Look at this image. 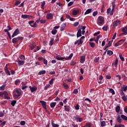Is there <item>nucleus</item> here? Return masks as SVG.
I'll return each instance as SVG.
<instances>
[{
	"mask_svg": "<svg viewBox=\"0 0 127 127\" xmlns=\"http://www.w3.org/2000/svg\"><path fill=\"white\" fill-rule=\"evenodd\" d=\"M21 89L19 88H16L15 90L14 91L13 93V96L14 98L16 99H17L19 97H20L21 96Z\"/></svg>",
	"mask_w": 127,
	"mask_h": 127,
	"instance_id": "1",
	"label": "nucleus"
},
{
	"mask_svg": "<svg viewBox=\"0 0 127 127\" xmlns=\"http://www.w3.org/2000/svg\"><path fill=\"white\" fill-rule=\"evenodd\" d=\"M97 23L98 25H103L105 23V18L102 16H99L98 18Z\"/></svg>",
	"mask_w": 127,
	"mask_h": 127,
	"instance_id": "2",
	"label": "nucleus"
},
{
	"mask_svg": "<svg viewBox=\"0 0 127 127\" xmlns=\"http://www.w3.org/2000/svg\"><path fill=\"white\" fill-rule=\"evenodd\" d=\"M24 39V38L22 37L14 38L12 40V42L13 43V44H16L17 42H18V41H22V40H23Z\"/></svg>",
	"mask_w": 127,
	"mask_h": 127,
	"instance_id": "3",
	"label": "nucleus"
},
{
	"mask_svg": "<svg viewBox=\"0 0 127 127\" xmlns=\"http://www.w3.org/2000/svg\"><path fill=\"white\" fill-rule=\"evenodd\" d=\"M121 23H122V21L120 20H116L114 21L112 24H113V27L112 28H116L117 26H119V25H121Z\"/></svg>",
	"mask_w": 127,
	"mask_h": 127,
	"instance_id": "4",
	"label": "nucleus"
},
{
	"mask_svg": "<svg viewBox=\"0 0 127 127\" xmlns=\"http://www.w3.org/2000/svg\"><path fill=\"white\" fill-rule=\"evenodd\" d=\"M112 10L110 11V15H113L114 14V12L115 11V7H116V2H112Z\"/></svg>",
	"mask_w": 127,
	"mask_h": 127,
	"instance_id": "5",
	"label": "nucleus"
},
{
	"mask_svg": "<svg viewBox=\"0 0 127 127\" xmlns=\"http://www.w3.org/2000/svg\"><path fill=\"white\" fill-rule=\"evenodd\" d=\"M19 33V29L18 28H17L13 32V34L11 36V37L13 38V37L16 36L17 35H18Z\"/></svg>",
	"mask_w": 127,
	"mask_h": 127,
	"instance_id": "6",
	"label": "nucleus"
},
{
	"mask_svg": "<svg viewBox=\"0 0 127 127\" xmlns=\"http://www.w3.org/2000/svg\"><path fill=\"white\" fill-rule=\"evenodd\" d=\"M47 19H53V14L51 13H48L46 15Z\"/></svg>",
	"mask_w": 127,
	"mask_h": 127,
	"instance_id": "7",
	"label": "nucleus"
},
{
	"mask_svg": "<svg viewBox=\"0 0 127 127\" xmlns=\"http://www.w3.org/2000/svg\"><path fill=\"white\" fill-rule=\"evenodd\" d=\"M30 17L32 18V16L28 14H22L21 15V18L24 19H26L27 18H30Z\"/></svg>",
	"mask_w": 127,
	"mask_h": 127,
	"instance_id": "8",
	"label": "nucleus"
},
{
	"mask_svg": "<svg viewBox=\"0 0 127 127\" xmlns=\"http://www.w3.org/2000/svg\"><path fill=\"white\" fill-rule=\"evenodd\" d=\"M40 103L42 104L43 108H44L45 110H47V108L46 107V102L41 100L40 101Z\"/></svg>",
	"mask_w": 127,
	"mask_h": 127,
	"instance_id": "9",
	"label": "nucleus"
},
{
	"mask_svg": "<svg viewBox=\"0 0 127 127\" xmlns=\"http://www.w3.org/2000/svg\"><path fill=\"white\" fill-rule=\"evenodd\" d=\"M3 95L5 99L6 100H10V97H8V93L6 91H3Z\"/></svg>",
	"mask_w": 127,
	"mask_h": 127,
	"instance_id": "10",
	"label": "nucleus"
},
{
	"mask_svg": "<svg viewBox=\"0 0 127 127\" xmlns=\"http://www.w3.org/2000/svg\"><path fill=\"white\" fill-rule=\"evenodd\" d=\"M16 62L18 63V65H19V66L23 65V64H24V62L23 61H20L19 59H17L16 60Z\"/></svg>",
	"mask_w": 127,
	"mask_h": 127,
	"instance_id": "11",
	"label": "nucleus"
},
{
	"mask_svg": "<svg viewBox=\"0 0 127 127\" xmlns=\"http://www.w3.org/2000/svg\"><path fill=\"white\" fill-rule=\"evenodd\" d=\"M116 121L117 123L121 124H122L123 120H122L121 117L120 115H118L117 117Z\"/></svg>",
	"mask_w": 127,
	"mask_h": 127,
	"instance_id": "12",
	"label": "nucleus"
},
{
	"mask_svg": "<svg viewBox=\"0 0 127 127\" xmlns=\"http://www.w3.org/2000/svg\"><path fill=\"white\" fill-rule=\"evenodd\" d=\"M122 41V42H124V41L123 40H120L118 42H117L114 45L115 47H118V46H120V45H122L123 44V43H121Z\"/></svg>",
	"mask_w": 127,
	"mask_h": 127,
	"instance_id": "13",
	"label": "nucleus"
},
{
	"mask_svg": "<svg viewBox=\"0 0 127 127\" xmlns=\"http://www.w3.org/2000/svg\"><path fill=\"white\" fill-rule=\"evenodd\" d=\"M29 89L31 92V93H33V92H35L37 90V87H32L31 86H29Z\"/></svg>",
	"mask_w": 127,
	"mask_h": 127,
	"instance_id": "14",
	"label": "nucleus"
},
{
	"mask_svg": "<svg viewBox=\"0 0 127 127\" xmlns=\"http://www.w3.org/2000/svg\"><path fill=\"white\" fill-rule=\"evenodd\" d=\"M76 36L77 37H81V36H82V31L81 30V29L78 30Z\"/></svg>",
	"mask_w": 127,
	"mask_h": 127,
	"instance_id": "15",
	"label": "nucleus"
},
{
	"mask_svg": "<svg viewBox=\"0 0 127 127\" xmlns=\"http://www.w3.org/2000/svg\"><path fill=\"white\" fill-rule=\"evenodd\" d=\"M66 25L67 24H66V23H63L61 26V31H63V30L65 29V27H66Z\"/></svg>",
	"mask_w": 127,
	"mask_h": 127,
	"instance_id": "16",
	"label": "nucleus"
},
{
	"mask_svg": "<svg viewBox=\"0 0 127 127\" xmlns=\"http://www.w3.org/2000/svg\"><path fill=\"white\" fill-rule=\"evenodd\" d=\"M64 108L65 112H70V110H71V107L69 106L65 105L64 106Z\"/></svg>",
	"mask_w": 127,
	"mask_h": 127,
	"instance_id": "17",
	"label": "nucleus"
},
{
	"mask_svg": "<svg viewBox=\"0 0 127 127\" xmlns=\"http://www.w3.org/2000/svg\"><path fill=\"white\" fill-rule=\"evenodd\" d=\"M56 59L57 60L62 61V60H64V59H65V58L64 57H61L60 56H58V55H56Z\"/></svg>",
	"mask_w": 127,
	"mask_h": 127,
	"instance_id": "18",
	"label": "nucleus"
},
{
	"mask_svg": "<svg viewBox=\"0 0 127 127\" xmlns=\"http://www.w3.org/2000/svg\"><path fill=\"white\" fill-rule=\"evenodd\" d=\"M118 62H119V60L118 59V58H117L114 63L112 64V66H114V65H115L116 68H117Z\"/></svg>",
	"mask_w": 127,
	"mask_h": 127,
	"instance_id": "19",
	"label": "nucleus"
},
{
	"mask_svg": "<svg viewBox=\"0 0 127 127\" xmlns=\"http://www.w3.org/2000/svg\"><path fill=\"white\" fill-rule=\"evenodd\" d=\"M113 41H114V40H112V41H109L108 42V43L106 45V46H107V48H109L111 47L112 46V44L113 43Z\"/></svg>",
	"mask_w": 127,
	"mask_h": 127,
	"instance_id": "20",
	"label": "nucleus"
},
{
	"mask_svg": "<svg viewBox=\"0 0 127 127\" xmlns=\"http://www.w3.org/2000/svg\"><path fill=\"white\" fill-rule=\"evenodd\" d=\"M91 12H92V8L88 9L84 13V15H86V14H89V13H91Z\"/></svg>",
	"mask_w": 127,
	"mask_h": 127,
	"instance_id": "21",
	"label": "nucleus"
},
{
	"mask_svg": "<svg viewBox=\"0 0 127 127\" xmlns=\"http://www.w3.org/2000/svg\"><path fill=\"white\" fill-rule=\"evenodd\" d=\"M85 60H86V58H85V56H82L80 58V63H84L85 62Z\"/></svg>",
	"mask_w": 127,
	"mask_h": 127,
	"instance_id": "22",
	"label": "nucleus"
},
{
	"mask_svg": "<svg viewBox=\"0 0 127 127\" xmlns=\"http://www.w3.org/2000/svg\"><path fill=\"white\" fill-rule=\"evenodd\" d=\"M36 46V45L35 44V43H33L32 44H31L30 46V50H33V49H34V48H35V47Z\"/></svg>",
	"mask_w": 127,
	"mask_h": 127,
	"instance_id": "23",
	"label": "nucleus"
},
{
	"mask_svg": "<svg viewBox=\"0 0 127 127\" xmlns=\"http://www.w3.org/2000/svg\"><path fill=\"white\" fill-rule=\"evenodd\" d=\"M41 3H42L41 5V8H42V9L44 10V5H45L46 3L45 2V1H43V2H41Z\"/></svg>",
	"mask_w": 127,
	"mask_h": 127,
	"instance_id": "24",
	"label": "nucleus"
},
{
	"mask_svg": "<svg viewBox=\"0 0 127 127\" xmlns=\"http://www.w3.org/2000/svg\"><path fill=\"white\" fill-rule=\"evenodd\" d=\"M46 73V70H42L38 72V75H44V74Z\"/></svg>",
	"mask_w": 127,
	"mask_h": 127,
	"instance_id": "25",
	"label": "nucleus"
},
{
	"mask_svg": "<svg viewBox=\"0 0 127 127\" xmlns=\"http://www.w3.org/2000/svg\"><path fill=\"white\" fill-rule=\"evenodd\" d=\"M5 72L6 74H8L9 76H10V72H9V70H8V69L7 68V66H6L5 68Z\"/></svg>",
	"mask_w": 127,
	"mask_h": 127,
	"instance_id": "26",
	"label": "nucleus"
},
{
	"mask_svg": "<svg viewBox=\"0 0 127 127\" xmlns=\"http://www.w3.org/2000/svg\"><path fill=\"white\" fill-rule=\"evenodd\" d=\"M120 111H121V107H120V106L118 105L116 107V113H120Z\"/></svg>",
	"mask_w": 127,
	"mask_h": 127,
	"instance_id": "27",
	"label": "nucleus"
},
{
	"mask_svg": "<svg viewBox=\"0 0 127 127\" xmlns=\"http://www.w3.org/2000/svg\"><path fill=\"white\" fill-rule=\"evenodd\" d=\"M72 57H73V53L70 54L68 57L65 58L64 59H65V60H69V59H72Z\"/></svg>",
	"mask_w": 127,
	"mask_h": 127,
	"instance_id": "28",
	"label": "nucleus"
},
{
	"mask_svg": "<svg viewBox=\"0 0 127 127\" xmlns=\"http://www.w3.org/2000/svg\"><path fill=\"white\" fill-rule=\"evenodd\" d=\"M107 54L109 56H112L114 54V52H113L111 50H108L107 51Z\"/></svg>",
	"mask_w": 127,
	"mask_h": 127,
	"instance_id": "29",
	"label": "nucleus"
},
{
	"mask_svg": "<svg viewBox=\"0 0 127 127\" xmlns=\"http://www.w3.org/2000/svg\"><path fill=\"white\" fill-rule=\"evenodd\" d=\"M122 32H124L125 34L127 33V27H124L122 28Z\"/></svg>",
	"mask_w": 127,
	"mask_h": 127,
	"instance_id": "30",
	"label": "nucleus"
},
{
	"mask_svg": "<svg viewBox=\"0 0 127 127\" xmlns=\"http://www.w3.org/2000/svg\"><path fill=\"white\" fill-rule=\"evenodd\" d=\"M55 106H56V102H51L50 103L51 108H55Z\"/></svg>",
	"mask_w": 127,
	"mask_h": 127,
	"instance_id": "31",
	"label": "nucleus"
},
{
	"mask_svg": "<svg viewBox=\"0 0 127 127\" xmlns=\"http://www.w3.org/2000/svg\"><path fill=\"white\" fill-rule=\"evenodd\" d=\"M54 44V38H52L50 41V46H52Z\"/></svg>",
	"mask_w": 127,
	"mask_h": 127,
	"instance_id": "32",
	"label": "nucleus"
},
{
	"mask_svg": "<svg viewBox=\"0 0 127 127\" xmlns=\"http://www.w3.org/2000/svg\"><path fill=\"white\" fill-rule=\"evenodd\" d=\"M121 119H123L124 121H127V117L124 115H121Z\"/></svg>",
	"mask_w": 127,
	"mask_h": 127,
	"instance_id": "33",
	"label": "nucleus"
},
{
	"mask_svg": "<svg viewBox=\"0 0 127 127\" xmlns=\"http://www.w3.org/2000/svg\"><path fill=\"white\" fill-rule=\"evenodd\" d=\"M52 126L53 127H59V125L58 124H56L53 122V121H52Z\"/></svg>",
	"mask_w": 127,
	"mask_h": 127,
	"instance_id": "34",
	"label": "nucleus"
},
{
	"mask_svg": "<svg viewBox=\"0 0 127 127\" xmlns=\"http://www.w3.org/2000/svg\"><path fill=\"white\" fill-rule=\"evenodd\" d=\"M114 127H125V125L122 124H115Z\"/></svg>",
	"mask_w": 127,
	"mask_h": 127,
	"instance_id": "35",
	"label": "nucleus"
},
{
	"mask_svg": "<svg viewBox=\"0 0 127 127\" xmlns=\"http://www.w3.org/2000/svg\"><path fill=\"white\" fill-rule=\"evenodd\" d=\"M63 86L64 89H69V86L68 85V84H66L65 83H63Z\"/></svg>",
	"mask_w": 127,
	"mask_h": 127,
	"instance_id": "36",
	"label": "nucleus"
},
{
	"mask_svg": "<svg viewBox=\"0 0 127 127\" xmlns=\"http://www.w3.org/2000/svg\"><path fill=\"white\" fill-rule=\"evenodd\" d=\"M16 104V100H13L11 102V105L12 106V107H14Z\"/></svg>",
	"mask_w": 127,
	"mask_h": 127,
	"instance_id": "37",
	"label": "nucleus"
},
{
	"mask_svg": "<svg viewBox=\"0 0 127 127\" xmlns=\"http://www.w3.org/2000/svg\"><path fill=\"white\" fill-rule=\"evenodd\" d=\"M56 33H57V30L56 29H53L52 31V34H53V35H55V34H56Z\"/></svg>",
	"mask_w": 127,
	"mask_h": 127,
	"instance_id": "38",
	"label": "nucleus"
},
{
	"mask_svg": "<svg viewBox=\"0 0 127 127\" xmlns=\"http://www.w3.org/2000/svg\"><path fill=\"white\" fill-rule=\"evenodd\" d=\"M6 124V122L5 121H3V122H2L0 125V127H4V126H5V124Z\"/></svg>",
	"mask_w": 127,
	"mask_h": 127,
	"instance_id": "39",
	"label": "nucleus"
},
{
	"mask_svg": "<svg viewBox=\"0 0 127 127\" xmlns=\"http://www.w3.org/2000/svg\"><path fill=\"white\" fill-rule=\"evenodd\" d=\"M70 65H71V66H74V65H76V62L73 60L71 61L70 64Z\"/></svg>",
	"mask_w": 127,
	"mask_h": 127,
	"instance_id": "40",
	"label": "nucleus"
},
{
	"mask_svg": "<svg viewBox=\"0 0 127 127\" xmlns=\"http://www.w3.org/2000/svg\"><path fill=\"white\" fill-rule=\"evenodd\" d=\"M122 99L123 100V101L124 102H126V101L127 100V96L126 95H124V96H122Z\"/></svg>",
	"mask_w": 127,
	"mask_h": 127,
	"instance_id": "41",
	"label": "nucleus"
},
{
	"mask_svg": "<svg viewBox=\"0 0 127 127\" xmlns=\"http://www.w3.org/2000/svg\"><path fill=\"white\" fill-rule=\"evenodd\" d=\"M73 15H77L78 14V12L76 10H73L72 11Z\"/></svg>",
	"mask_w": 127,
	"mask_h": 127,
	"instance_id": "42",
	"label": "nucleus"
},
{
	"mask_svg": "<svg viewBox=\"0 0 127 127\" xmlns=\"http://www.w3.org/2000/svg\"><path fill=\"white\" fill-rule=\"evenodd\" d=\"M77 41H78V46L80 45V44H83V41L81 38L77 40Z\"/></svg>",
	"mask_w": 127,
	"mask_h": 127,
	"instance_id": "43",
	"label": "nucleus"
},
{
	"mask_svg": "<svg viewBox=\"0 0 127 127\" xmlns=\"http://www.w3.org/2000/svg\"><path fill=\"white\" fill-rule=\"evenodd\" d=\"M109 93H111V94H112V95H115V91L112 88H111L109 90Z\"/></svg>",
	"mask_w": 127,
	"mask_h": 127,
	"instance_id": "44",
	"label": "nucleus"
},
{
	"mask_svg": "<svg viewBox=\"0 0 127 127\" xmlns=\"http://www.w3.org/2000/svg\"><path fill=\"white\" fill-rule=\"evenodd\" d=\"M100 125H101V127H105L106 122L105 121H102L101 122Z\"/></svg>",
	"mask_w": 127,
	"mask_h": 127,
	"instance_id": "45",
	"label": "nucleus"
},
{
	"mask_svg": "<svg viewBox=\"0 0 127 127\" xmlns=\"http://www.w3.org/2000/svg\"><path fill=\"white\" fill-rule=\"evenodd\" d=\"M119 57L121 61H125V58H124V57H123V55H122L121 54H120Z\"/></svg>",
	"mask_w": 127,
	"mask_h": 127,
	"instance_id": "46",
	"label": "nucleus"
},
{
	"mask_svg": "<svg viewBox=\"0 0 127 127\" xmlns=\"http://www.w3.org/2000/svg\"><path fill=\"white\" fill-rule=\"evenodd\" d=\"M49 88H50V84L46 85L44 87V90L46 91Z\"/></svg>",
	"mask_w": 127,
	"mask_h": 127,
	"instance_id": "47",
	"label": "nucleus"
},
{
	"mask_svg": "<svg viewBox=\"0 0 127 127\" xmlns=\"http://www.w3.org/2000/svg\"><path fill=\"white\" fill-rule=\"evenodd\" d=\"M54 80H55V78H52L50 80V81H49L50 85H52V84H53V82H54Z\"/></svg>",
	"mask_w": 127,
	"mask_h": 127,
	"instance_id": "48",
	"label": "nucleus"
},
{
	"mask_svg": "<svg viewBox=\"0 0 127 127\" xmlns=\"http://www.w3.org/2000/svg\"><path fill=\"white\" fill-rule=\"evenodd\" d=\"M108 26H104L103 28L102 29L104 31H107L108 30Z\"/></svg>",
	"mask_w": 127,
	"mask_h": 127,
	"instance_id": "49",
	"label": "nucleus"
},
{
	"mask_svg": "<svg viewBox=\"0 0 127 127\" xmlns=\"http://www.w3.org/2000/svg\"><path fill=\"white\" fill-rule=\"evenodd\" d=\"M127 90V86H126L125 85H123V87L122 88V91H124V92H126Z\"/></svg>",
	"mask_w": 127,
	"mask_h": 127,
	"instance_id": "50",
	"label": "nucleus"
},
{
	"mask_svg": "<svg viewBox=\"0 0 127 127\" xmlns=\"http://www.w3.org/2000/svg\"><path fill=\"white\" fill-rule=\"evenodd\" d=\"M43 60V63L44 64H45V65H47V64H48V62L46 59H44Z\"/></svg>",
	"mask_w": 127,
	"mask_h": 127,
	"instance_id": "51",
	"label": "nucleus"
},
{
	"mask_svg": "<svg viewBox=\"0 0 127 127\" xmlns=\"http://www.w3.org/2000/svg\"><path fill=\"white\" fill-rule=\"evenodd\" d=\"M89 45L92 48H94V47H95V43H94L89 42Z\"/></svg>",
	"mask_w": 127,
	"mask_h": 127,
	"instance_id": "52",
	"label": "nucleus"
},
{
	"mask_svg": "<svg viewBox=\"0 0 127 127\" xmlns=\"http://www.w3.org/2000/svg\"><path fill=\"white\" fill-rule=\"evenodd\" d=\"M5 87V85L3 84L2 86L0 87V90L1 91H3V90H4Z\"/></svg>",
	"mask_w": 127,
	"mask_h": 127,
	"instance_id": "53",
	"label": "nucleus"
},
{
	"mask_svg": "<svg viewBox=\"0 0 127 127\" xmlns=\"http://www.w3.org/2000/svg\"><path fill=\"white\" fill-rule=\"evenodd\" d=\"M19 58L20 59H21V60H24V59H25V57L23 55H20Z\"/></svg>",
	"mask_w": 127,
	"mask_h": 127,
	"instance_id": "54",
	"label": "nucleus"
},
{
	"mask_svg": "<svg viewBox=\"0 0 127 127\" xmlns=\"http://www.w3.org/2000/svg\"><path fill=\"white\" fill-rule=\"evenodd\" d=\"M73 94H75V95H77L78 94V89H74L73 91Z\"/></svg>",
	"mask_w": 127,
	"mask_h": 127,
	"instance_id": "55",
	"label": "nucleus"
},
{
	"mask_svg": "<svg viewBox=\"0 0 127 127\" xmlns=\"http://www.w3.org/2000/svg\"><path fill=\"white\" fill-rule=\"evenodd\" d=\"M40 22H41V23H42L43 24H44V23H46V20L40 19Z\"/></svg>",
	"mask_w": 127,
	"mask_h": 127,
	"instance_id": "56",
	"label": "nucleus"
},
{
	"mask_svg": "<svg viewBox=\"0 0 127 127\" xmlns=\"http://www.w3.org/2000/svg\"><path fill=\"white\" fill-rule=\"evenodd\" d=\"M29 24L30 25V26H31V24H32V23H34V20H30L28 22Z\"/></svg>",
	"mask_w": 127,
	"mask_h": 127,
	"instance_id": "57",
	"label": "nucleus"
},
{
	"mask_svg": "<svg viewBox=\"0 0 127 127\" xmlns=\"http://www.w3.org/2000/svg\"><path fill=\"white\" fill-rule=\"evenodd\" d=\"M25 121H21L20 122V125H21V126H24L25 125Z\"/></svg>",
	"mask_w": 127,
	"mask_h": 127,
	"instance_id": "58",
	"label": "nucleus"
},
{
	"mask_svg": "<svg viewBox=\"0 0 127 127\" xmlns=\"http://www.w3.org/2000/svg\"><path fill=\"white\" fill-rule=\"evenodd\" d=\"M19 4H20V1L19 0H16L15 2V5H18Z\"/></svg>",
	"mask_w": 127,
	"mask_h": 127,
	"instance_id": "59",
	"label": "nucleus"
},
{
	"mask_svg": "<svg viewBox=\"0 0 127 127\" xmlns=\"http://www.w3.org/2000/svg\"><path fill=\"white\" fill-rule=\"evenodd\" d=\"M4 116V113H2V112L0 111V118H2Z\"/></svg>",
	"mask_w": 127,
	"mask_h": 127,
	"instance_id": "60",
	"label": "nucleus"
},
{
	"mask_svg": "<svg viewBox=\"0 0 127 127\" xmlns=\"http://www.w3.org/2000/svg\"><path fill=\"white\" fill-rule=\"evenodd\" d=\"M31 27H37V24L36 23V22H35L33 25H31Z\"/></svg>",
	"mask_w": 127,
	"mask_h": 127,
	"instance_id": "61",
	"label": "nucleus"
},
{
	"mask_svg": "<svg viewBox=\"0 0 127 127\" xmlns=\"http://www.w3.org/2000/svg\"><path fill=\"white\" fill-rule=\"evenodd\" d=\"M75 110H79L80 109V107H79V104H77L75 105Z\"/></svg>",
	"mask_w": 127,
	"mask_h": 127,
	"instance_id": "62",
	"label": "nucleus"
},
{
	"mask_svg": "<svg viewBox=\"0 0 127 127\" xmlns=\"http://www.w3.org/2000/svg\"><path fill=\"white\" fill-rule=\"evenodd\" d=\"M18 83H20V80L19 79L15 81V85H17Z\"/></svg>",
	"mask_w": 127,
	"mask_h": 127,
	"instance_id": "63",
	"label": "nucleus"
},
{
	"mask_svg": "<svg viewBox=\"0 0 127 127\" xmlns=\"http://www.w3.org/2000/svg\"><path fill=\"white\" fill-rule=\"evenodd\" d=\"M74 26H78L79 25V22H75L73 23Z\"/></svg>",
	"mask_w": 127,
	"mask_h": 127,
	"instance_id": "64",
	"label": "nucleus"
}]
</instances>
